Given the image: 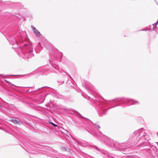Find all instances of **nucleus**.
Instances as JSON below:
<instances>
[{
  "instance_id": "nucleus-2",
  "label": "nucleus",
  "mask_w": 158,
  "mask_h": 158,
  "mask_svg": "<svg viewBox=\"0 0 158 158\" xmlns=\"http://www.w3.org/2000/svg\"><path fill=\"white\" fill-rule=\"evenodd\" d=\"M11 121L14 123H16L17 124L19 123V122L15 119H12Z\"/></svg>"
},
{
  "instance_id": "nucleus-3",
  "label": "nucleus",
  "mask_w": 158,
  "mask_h": 158,
  "mask_svg": "<svg viewBox=\"0 0 158 158\" xmlns=\"http://www.w3.org/2000/svg\"><path fill=\"white\" fill-rule=\"evenodd\" d=\"M31 28L32 29L33 31H34V32H35V31H37L38 30L35 27H34L33 26H31Z\"/></svg>"
},
{
  "instance_id": "nucleus-1",
  "label": "nucleus",
  "mask_w": 158,
  "mask_h": 158,
  "mask_svg": "<svg viewBox=\"0 0 158 158\" xmlns=\"http://www.w3.org/2000/svg\"><path fill=\"white\" fill-rule=\"evenodd\" d=\"M35 35L37 36H40L41 35V34L40 33V32L38 31H35V32H34Z\"/></svg>"
},
{
  "instance_id": "nucleus-4",
  "label": "nucleus",
  "mask_w": 158,
  "mask_h": 158,
  "mask_svg": "<svg viewBox=\"0 0 158 158\" xmlns=\"http://www.w3.org/2000/svg\"><path fill=\"white\" fill-rule=\"evenodd\" d=\"M49 123H50L52 124V125H53L55 127H57V125L54 124V123H52L50 122H49Z\"/></svg>"
},
{
  "instance_id": "nucleus-5",
  "label": "nucleus",
  "mask_w": 158,
  "mask_h": 158,
  "mask_svg": "<svg viewBox=\"0 0 158 158\" xmlns=\"http://www.w3.org/2000/svg\"><path fill=\"white\" fill-rule=\"evenodd\" d=\"M62 150L63 151H66V148H64V147H62Z\"/></svg>"
}]
</instances>
